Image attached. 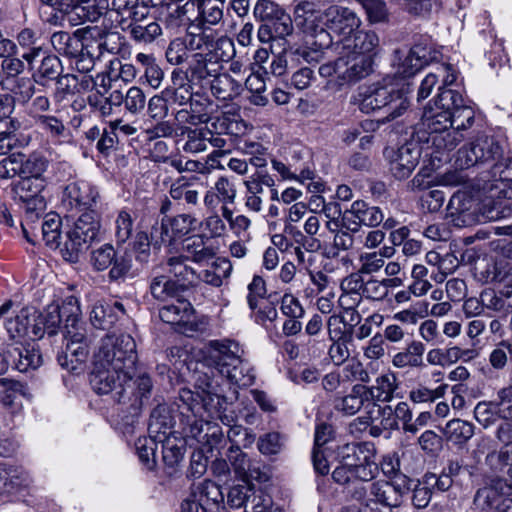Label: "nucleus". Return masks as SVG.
Segmentation results:
<instances>
[{"label":"nucleus","mask_w":512,"mask_h":512,"mask_svg":"<svg viewBox=\"0 0 512 512\" xmlns=\"http://www.w3.org/2000/svg\"><path fill=\"white\" fill-rule=\"evenodd\" d=\"M136 343L129 334L106 335L94 354L90 374L92 389L99 395L110 394L118 403L132 401L140 407L150 397V375L136 368Z\"/></svg>","instance_id":"nucleus-1"},{"label":"nucleus","mask_w":512,"mask_h":512,"mask_svg":"<svg viewBox=\"0 0 512 512\" xmlns=\"http://www.w3.org/2000/svg\"><path fill=\"white\" fill-rule=\"evenodd\" d=\"M14 303L7 300L0 306V339L5 342H23L25 339H39L44 333L52 336L58 332L65 317L64 334L79 325L80 307L75 297H69L61 305L48 306L41 316L29 308H22L15 316L10 312Z\"/></svg>","instance_id":"nucleus-2"},{"label":"nucleus","mask_w":512,"mask_h":512,"mask_svg":"<svg viewBox=\"0 0 512 512\" xmlns=\"http://www.w3.org/2000/svg\"><path fill=\"white\" fill-rule=\"evenodd\" d=\"M340 464L332 472L333 480L345 486L361 484V481H372L379 472L376 462V448L371 442H351L338 449Z\"/></svg>","instance_id":"nucleus-3"},{"label":"nucleus","mask_w":512,"mask_h":512,"mask_svg":"<svg viewBox=\"0 0 512 512\" xmlns=\"http://www.w3.org/2000/svg\"><path fill=\"white\" fill-rule=\"evenodd\" d=\"M406 491V487L400 484L378 480L361 481V484L352 485L346 493L361 504V512H386L400 506Z\"/></svg>","instance_id":"nucleus-4"},{"label":"nucleus","mask_w":512,"mask_h":512,"mask_svg":"<svg viewBox=\"0 0 512 512\" xmlns=\"http://www.w3.org/2000/svg\"><path fill=\"white\" fill-rule=\"evenodd\" d=\"M194 392L188 388L179 391V400L189 406L193 411L205 410L211 417H216L225 425L231 426L234 422L233 415L225 413L227 401L218 391V383L206 373H199L196 379Z\"/></svg>","instance_id":"nucleus-5"},{"label":"nucleus","mask_w":512,"mask_h":512,"mask_svg":"<svg viewBox=\"0 0 512 512\" xmlns=\"http://www.w3.org/2000/svg\"><path fill=\"white\" fill-rule=\"evenodd\" d=\"M412 91L410 82L386 83L370 87L360 102V109L365 113L387 108V121L400 117L409 107L408 94Z\"/></svg>","instance_id":"nucleus-6"},{"label":"nucleus","mask_w":512,"mask_h":512,"mask_svg":"<svg viewBox=\"0 0 512 512\" xmlns=\"http://www.w3.org/2000/svg\"><path fill=\"white\" fill-rule=\"evenodd\" d=\"M451 112L439 110L431 105L424 109L421 129L427 134V142L438 151H450L464 139V134L454 130Z\"/></svg>","instance_id":"nucleus-7"},{"label":"nucleus","mask_w":512,"mask_h":512,"mask_svg":"<svg viewBox=\"0 0 512 512\" xmlns=\"http://www.w3.org/2000/svg\"><path fill=\"white\" fill-rule=\"evenodd\" d=\"M100 232V219L95 211L83 212L67 231L66 240L60 248L66 261L76 263Z\"/></svg>","instance_id":"nucleus-8"},{"label":"nucleus","mask_w":512,"mask_h":512,"mask_svg":"<svg viewBox=\"0 0 512 512\" xmlns=\"http://www.w3.org/2000/svg\"><path fill=\"white\" fill-rule=\"evenodd\" d=\"M505 153L504 141L480 134L457 151L455 163L460 169H467L477 164L496 163L504 159Z\"/></svg>","instance_id":"nucleus-9"},{"label":"nucleus","mask_w":512,"mask_h":512,"mask_svg":"<svg viewBox=\"0 0 512 512\" xmlns=\"http://www.w3.org/2000/svg\"><path fill=\"white\" fill-rule=\"evenodd\" d=\"M214 355L212 356L218 372L238 385H249L253 381V376L249 374L248 369L244 373L245 365L240 355V348L237 343L232 341L218 342L212 344Z\"/></svg>","instance_id":"nucleus-10"},{"label":"nucleus","mask_w":512,"mask_h":512,"mask_svg":"<svg viewBox=\"0 0 512 512\" xmlns=\"http://www.w3.org/2000/svg\"><path fill=\"white\" fill-rule=\"evenodd\" d=\"M45 185V179L27 177H20V180L13 185L14 197L26 205L21 227L27 241L33 240L28 236V228L34 230V227L30 226V222H33V218L37 216V211H41L45 206L44 198L40 196Z\"/></svg>","instance_id":"nucleus-11"},{"label":"nucleus","mask_w":512,"mask_h":512,"mask_svg":"<svg viewBox=\"0 0 512 512\" xmlns=\"http://www.w3.org/2000/svg\"><path fill=\"white\" fill-rule=\"evenodd\" d=\"M320 20L323 26L319 29L317 27L313 29L315 36H328L325 30L327 28L330 32L339 36L340 39L352 35L362 23L360 17L352 9L338 5L328 7L320 14Z\"/></svg>","instance_id":"nucleus-12"},{"label":"nucleus","mask_w":512,"mask_h":512,"mask_svg":"<svg viewBox=\"0 0 512 512\" xmlns=\"http://www.w3.org/2000/svg\"><path fill=\"white\" fill-rule=\"evenodd\" d=\"M223 0H189L175 10L182 21H195L198 28L217 25L223 19Z\"/></svg>","instance_id":"nucleus-13"},{"label":"nucleus","mask_w":512,"mask_h":512,"mask_svg":"<svg viewBox=\"0 0 512 512\" xmlns=\"http://www.w3.org/2000/svg\"><path fill=\"white\" fill-rule=\"evenodd\" d=\"M178 407L182 409V414H185V410L187 413L186 417V425L183 428V433L186 437L193 438L198 442L206 441L207 444L211 447V452L213 448H218L221 446L224 441V436L221 429L216 425H211L208 421L203 419V412L205 410L193 411L189 409L187 404H184L182 401L178 399Z\"/></svg>","instance_id":"nucleus-14"},{"label":"nucleus","mask_w":512,"mask_h":512,"mask_svg":"<svg viewBox=\"0 0 512 512\" xmlns=\"http://www.w3.org/2000/svg\"><path fill=\"white\" fill-rule=\"evenodd\" d=\"M176 299V303L159 310L160 319L168 324L183 326L185 333L205 331L208 325L207 318L195 319L192 304L181 297Z\"/></svg>","instance_id":"nucleus-15"},{"label":"nucleus","mask_w":512,"mask_h":512,"mask_svg":"<svg viewBox=\"0 0 512 512\" xmlns=\"http://www.w3.org/2000/svg\"><path fill=\"white\" fill-rule=\"evenodd\" d=\"M99 199L98 189L90 182L77 180L69 183L62 197L63 205L69 210L95 211L93 207Z\"/></svg>","instance_id":"nucleus-16"},{"label":"nucleus","mask_w":512,"mask_h":512,"mask_svg":"<svg viewBox=\"0 0 512 512\" xmlns=\"http://www.w3.org/2000/svg\"><path fill=\"white\" fill-rule=\"evenodd\" d=\"M338 50V80L341 85L357 82L371 73L373 60L369 56Z\"/></svg>","instance_id":"nucleus-17"},{"label":"nucleus","mask_w":512,"mask_h":512,"mask_svg":"<svg viewBox=\"0 0 512 512\" xmlns=\"http://www.w3.org/2000/svg\"><path fill=\"white\" fill-rule=\"evenodd\" d=\"M337 49L345 53L369 56L371 60L380 52V39L372 30H359V28L346 38H341L336 43Z\"/></svg>","instance_id":"nucleus-18"},{"label":"nucleus","mask_w":512,"mask_h":512,"mask_svg":"<svg viewBox=\"0 0 512 512\" xmlns=\"http://www.w3.org/2000/svg\"><path fill=\"white\" fill-rule=\"evenodd\" d=\"M512 485L498 479L490 487L479 489L475 495V502L482 503L483 507L494 508L496 512H512Z\"/></svg>","instance_id":"nucleus-19"},{"label":"nucleus","mask_w":512,"mask_h":512,"mask_svg":"<svg viewBox=\"0 0 512 512\" xmlns=\"http://www.w3.org/2000/svg\"><path fill=\"white\" fill-rule=\"evenodd\" d=\"M428 63V51L421 45H414L407 53L396 50L393 66L395 73L401 77L395 83L408 82L406 78L415 75Z\"/></svg>","instance_id":"nucleus-20"},{"label":"nucleus","mask_w":512,"mask_h":512,"mask_svg":"<svg viewBox=\"0 0 512 512\" xmlns=\"http://www.w3.org/2000/svg\"><path fill=\"white\" fill-rule=\"evenodd\" d=\"M104 51H109L106 39L84 36L81 48L75 55L69 56L72 59L71 65L80 73H88L93 70L96 60L100 59Z\"/></svg>","instance_id":"nucleus-21"},{"label":"nucleus","mask_w":512,"mask_h":512,"mask_svg":"<svg viewBox=\"0 0 512 512\" xmlns=\"http://www.w3.org/2000/svg\"><path fill=\"white\" fill-rule=\"evenodd\" d=\"M29 339L16 343L14 341L5 342L0 339V344L6 346V353L11 361L10 367L19 372H28L41 366L43 360L39 350L34 347H26Z\"/></svg>","instance_id":"nucleus-22"},{"label":"nucleus","mask_w":512,"mask_h":512,"mask_svg":"<svg viewBox=\"0 0 512 512\" xmlns=\"http://www.w3.org/2000/svg\"><path fill=\"white\" fill-rule=\"evenodd\" d=\"M210 98L202 93L196 92L185 108L178 110L175 120L179 124L199 125L211 121L210 112L212 108Z\"/></svg>","instance_id":"nucleus-23"},{"label":"nucleus","mask_w":512,"mask_h":512,"mask_svg":"<svg viewBox=\"0 0 512 512\" xmlns=\"http://www.w3.org/2000/svg\"><path fill=\"white\" fill-rule=\"evenodd\" d=\"M219 69L220 65L217 61L212 60L211 54L198 52L191 54V59L188 61V67L184 75L193 84L204 87L208 85L210 79L216 76Z\"/></svg>","instance_id":"nucleus-24"},{"label":"nucleus","mask_w":512,"mask_h":512,"mask_svg":"<svg viewBox=\"0 0 512 512\" xmlns=\"http://www.w3.org/2000/svg\"><path fill=\"white\" fill-rule=\"evenodd\" d=\"M64 337L66 340L65 350L57 355L59 365H68L69 356H74V362L84 364L89 355V341L81 323L76 328L68 330V334H64Z\"/></svg>","instance_id":"nucleus-25"},{"label":"nucleus","mask_w":512,"mask_h":512,"mask_svg":"<svg viewBox=\"0 0 512 512\" xmlns=\"http://www.w3.org/2000/svg\"><path fill=\"white\" fill-rule=\"evenodd\" d=\"M62 10L67 12V21L73 26L95 22L103 14L95 0L93 3L90 0H64Z\"/></svg>","instance_id":"nucleus-26"},{"label":"nucleus","mask_w":512,"mask_h":512,"mask_svg":"<svg viewBox=\"0 0 512 512\" xmlns=\"http://www.w3.org/2000/svg\"><path fill=\"white\" fill-rule=\"evenodd\" d=\"M215 256L214 249L209 245V238L205 235H192L181 243V255L183 259L197 264L206 263Z\"/></svg>","instance_id":"nucleus-27"},{"label":"nucleus","mask_w":512,"mask_h":512,"mask_svg":"<svg viewBox=\"0 0 512 512\" xmlns=\"http://www.w3.org/2000/svg\"><path fill=\"white\" fill-rule=\"evenodd\" d=\"M169 195L179 210L192 213L200 206L199 192L185 177L175 180L169 189Z\"/></svg>","instance_id":"nucleus-28"},{"label":"nucleus","mask_w":512,"mask_h":512,"mask_svg":"<svg viewBox=\"0 0 512 512\" xmlns=\"http://www.w3.org/2000/svg\"><path fill=\"white\" fill-rule=\"evenodd\" d=\"M420 149L415 145H403L390 161V171L397 179L410 176L420 159Z\"/></svg>","instance_id":"nucleus-29"},{"label":"nucleus","mask_w":512,"mask_h":512,"mask_svg":"<svg viewBox=\"0 0 512 512\" xmlns=\"http://www.w3.org/2000/svg\"><path fill=\"white\" fill-rule=\"evenodd\" d=\"M172 85L162 91L166 101L179 106H187L188 102L195 95L193 83L184 75V71L178 69L171 74Z\"/></svg>","instance_id":"nucleus-30"},{"label":"nucleus","mask_w":512,"mask_h":512,"mask_svg":"<svg viewBox=\"0 0 512 512\" xmlns=\"http://www.w3.org/2000/svg\"><path fill=\"white\" fill-rule=\"evenodd\" d=\"M397 389V377L394 373L381 374L375 379L374 384L365 385V392L369 402L374 406L379 402L386 403L392 401Z\"/></svg>","instance_id":"nucleus-31"},{"label":"nucleus","mask_w":512,"mask_h":512,"mask_svg":"<svg viewBox=\"0 0 512 512\" xmlns=\"http://www.w3.org/2000/svg\"><path fill=\"white\" fill-rule=\"evenodd\" d=\"M334 408L347 416L357 414L363 407L369 405V399L365 392V385L354 384L348 394L335 397Z\"/></svg>","instance_id":"nucleus-32"},{"label":"nucleus","mask_w":512,"mask_h":512,"mask_svg":"<svg viewBox=\"0 0 512 512\" xmlns=\"http://www.w3.org/2000/svg\"><path fill=\"white\" fill-rule=\"evenodd\" d=\"M226 456L230 463V469L234 471L238 478L244 482H248L250 479H258L259 469L252 465L247 454L238 445L232 444Z\"/></svg>","instance_id":"nucleus-33"},{"label":"nucleus","mask_w":512,"mask_h":512,"mask_svg":"<svg viewBox=\"0 0 512 512\" xmlns=\"http://www.w3.org/2000/svg\"><path fill=\"white\" fill-rule=\"evenodd\" d=\"M211 93L214 97L222 101L233 100L242 92V84L234 79L228 73H219V70L210 82Z\"/></svg>","instance_id":"nucleus-34"},{"label":"nucleus","mask_w":512,"mask_h":512,"mask_svg":"<svg viewBox=\"0 0 512 512\" xmlns=\"http://www.w3.org/2000/svg\"><path fill=\"white\" fill-rule=\"evenodd\" d=\"M186 261L179 256H173L167 260L168 271L174 277L173 280L179 282L183 292L199 284L198 273L188 266Z\"/></svg>","instance_id":"nucleus-35"},{"label":"nucleus","mask_w":512,"mask_h":512,"mask_svg":"<svg viewBox=\"0 0 512 512\" xmlns=\"http://www.w3.org/2000/svg\"><path fill=\"white\" fill-rule=\"evenodd\" d=\"M425 346L420 341H412L405 349L397 352L392 358V365L399 369L425 367L424 364Z\"/></svg>","instance_id":"nucleus-36"},{"label":"nucleus","mask_w":512,"mask_h":512,"mask_svg":"<svg viewBox=\"0 0 512 512\" xmlns=\"http://www.w3.org/2000/svg\"><path fill=\"white\" fill-rule=\"evenodd\" d=\"M173 427V418L169 409L165 405L155 407L150 415L148 431L150 435L162 441L171 438V429Z\"/></svg>","instance_id":"nucleus-37"},{"label":"nucleus","mask_w":512,"mask_h":512,"mask_svg":"<svg viewBox=\"0 0 512 512\" xmlns=\"http://www.w3.org/2000/svg\"><path fill=\"white\" fill-rule=\"evenodd\" d=\"M150 293L158 301H166L170 298H179L184 293L179 282H175L170 276H154L150 282Z\"/></svg>","instance_id":"nucleus-38"},{"label":"nucleus","mask_w":512,"mask_h":512,"mask_svg":"<svg viewBox=\"0 0 512 512\" xmlns=\"http://www.w3.org/2000/svg\"><path fill=\"white\" fill-rule=\"evenodd\" d=\"M63 71L60 59L55 55L44 56L39 66L32 73V78L36 84L47 86L50 82L59 78Z\"/></svg>","instance_id":"nucleus-39"},{"label":"nucleus","mask_w":512,"mask_h":512,"mask_svg":"<svg viewBox=\"0 0 512 512\" xmlns=\"http://www.w3.org/2000/svg\"><path fill=\"white\" fill-rule=\"evenodd\" d=\"M232 264L227 258H217L210 268L198 273L199 283L204 282L213 287H220L223 279L229 278Z\"/></svg>","instance_id":"nucleus-40"},{"label":"nucleus","mask_w":512,"mask_h":512,"mask_svg":"<svg viewBox=\"0 0 512 512\" xmlns=\"http://www.w3.org/2000/svg\"><path fill=\"white\" fill-rule=\"evenodd\" d=\"M193 494L207 512L216 508L224 500L220 486L209 480L197 485L193 490Z\"/></svg>","instance_id":"nucleus-41"},{"label":"nucleus","mask_w":512,"mask_h":512,"mask_svg":"<svg viewBox=\"0 0 512 512\" xmlns=\"http://www.w3.org/2000/svg\"><path fill=\"white\" fill-rule=\"evenodd\" d=\"M350 213L358 219L357 223L368 227H376L384 220V214L379 207L369 206L361 200L352 203Z\"/></svg>","instance_id":"nucleus-42"},{"label":"nucleus","mask_w":512,"mask_h":512,"mask_svg":"<svg viewBox=\"0 0 512 512\" xmlns=\"http://www.w3.org/2000/svg\"><path fill=\"white\" fill-rule=\"evenodd\" d=\"M211 129L218 135L239 136L245 132L246 124L236 115L223 113L212 119Z\"/></svg>","instance_id":"nucleus-43"},{"label":"nucleus","mask_w":512,"mask_h":512,"mask_svg":"<svg viewBox=\"0 0 512 512\" xmlns=\"http://www.w3.org/2000/svg\"><path fill=\"white\" fill-rule=\"evenodd\" d=\"M20 396L30 397V393L25 384L12 379H0V402L5 407L12 408L17 406Z\"/></svg>","instance_id":"nucleus-44"},{"label":"nucleus","mask_w":512,"mask_h":512,"mask_svg":"<svg viewBox=\"0 0 512 512\" xmlns=\"http://www.w3.org/2000/svg\"><path fill=\"white\" fill-rule=\"evenodd\" d=\"M48 164V159L40 153L35 152L27 157L20 154L21 177L45 179Z\"/></svg>","instance_id":"nucleus-45"},{"label":"nucleus","mask_w":512,"mask_h":512,"mask_svg":"<svg viewBox=\"0 0 512 512\" xmlns=\"http://www.w3.org/2000/svg\"><path fill=\"white\" fill-rule=\"evenodd\" d=\"M199 32L189 31L182 37L187 44L191 54L202 52L211 54L214 47V33L207 31L205 28H198Z\"/></svg>","instance_id":"nucleus-46"},{"label":"nucleus","mask_w":512,"mask_h":512,"mask_svg":"<svg viewBox=\"0 0 512 512\" xmlns=\"http://www.w3.org/2000/svg\"><path fill=\"white\" fill-rule=\"evenodd\" d=\"M482 304L506 317L512 313V292L496 293L494 290H486L482 292Z\"/></svg>","instance_id":"nucleus-47"},{"label":"nucleus","mask_w":512,"mask_h":512,"mask_svg":"<svg viewBox=\"0 0 512 512\" xmlns=\"http://www.w3.org/2000/svg\"><path fill=\"white\" fill-rule=\"evenodd\" d=\"M61 218L57 214H48L41 223V237L50 248L60 247Z\"/></svg>","instance_id":"nucleus-48"},{"label":"nucleus","mask_w":512,"mask_h":512,"mask_svg":"<svg viewBox=\"0 0 512 512\" xmlns=\"http://www.w3.org/2000/svg\"><path fill=\"white\" fill-rule=\"evenodd\" d=\"M157 442H159L158 439L152 435L140 437L135 442V449L139 460L148 470H153L156 467Z\"/></svg>","instance_id":"nucleus-49"},{"label":"nucleus","mask_w":512,"mask_h":512,"mask_svg":"<svg viewBox=\"0 0 512 512\" xmlns=\"http://www.w3.org/2000/svg\"><path fill=\"white\" fill-rule=\"evenodd\" d=\"M51 44L59 54L69 57L70 55H75L81 48L82 39L68 32L58 31L52 34Z\"/></svg>","instance_id":"nucleus-50"},{"label":"nucleus","mask_w":512,"mask_h":512,"mask_svg":"<svg viewBox=\"0 0 512 512\" xmlns=\"http://www.w3.org/2000/svg\"><path fill=\"white\" fill-rule=\"evenodd\" d=\"M445 434L450 441L464 444L474 435V426L468 421L453 419L446 424Z\"/></svg>","instance_id":"nucleus-51"},{"label":"nucleus","mask_w":512,"mask_h":512,"mask_svg":"<svg viewBox=\"0 0 512 512\" xmlns=\"http://www.w3.org/2000/svg\"><path fill=\"white\" fill-rule=\"evenodd\" d=\"M463 103L464 99L459 91L452 88L439 87L438 94L432 107L439 110L454 112Z\"/></svg>","instance_id":"nucleus-52"},{"label":"nucleus","mask_w":512,"mask_h":512,"mask_svg":"<svg viewBox=\"0 0 512 512\" xmlns=\"http://www.w3.org/2000/svg\"><path fill=\"white\" fill-rule=\"evenodd\" d=\"M20 122L9 116L0 117V154H6L16 142V131Z\"/></svg>","instance_id":"nucleus-53"},{"label":"nucleus","mask_w":512,"mask_h":512,"mask_svg":"<svg viewBox=\"0 0 512 512\" xmlns=\"http://www.w3.org/2000/svg\"><path fill=\"white\" fill-rule=\"evenodd\" d=\"M90 320L95 328L109 330L116 323L117 315L110 304H96L90 313Z\"/></svg>","instance_id":"nucleus-54"},{"label":"nucleus","mask_w":512,"mask_h":512,"mask_svg":"<svg viewBox=\"0 0 512 512\" xmlns=\"http://www.w3.org/2000/svg\"><path fill=\"white\" fill-rule=\"evenodd\" d=\"M187 136V140L183 145V151L186 153H200L204 152L208 147L209 129H190L186 128L183 131Z\"/></svg>","instance_id":"nucleus-55"},{"label":"nucleus","mask_w":512,"mask_h":512,"mask_svg":"<svg viewBox=\"0 0 512 512\" xmlns=\"http://www.w3.org/2000/svg\"><path fill=\"white\" fill-rule=\"evenodd\" d=\"M129 32L135 41L151 43L162 34V29L152 16L147 22H142L130 28Z\"/></svg>","instance_id":"nucleus-56"},{"label":"nucleus","mask_w":512,"mask_h":512,"mask_svg":"<svg viewBox=\"0 0 512 512\" xmlns=\"http://www.w3.org/2000/svg\"><path fill=\"white\" fill-rule=\"evenodd\" d=\"M327 227L334 233L332 248L324 254L327 258H336L340 251H347L353 247L354 235L346 230L332 228L330 222L327 223Z\"/></svg>","instance_id":"nucleus-57"},{"label":"nucleus","mask_w":512,"mask_h":512,"mask_svg":"<svg viewBox=\"0 0 512 512\" xmlns=\"http://www.w3.org/2000/svg\"><path fill=\"white\" fill-rule=\"evenodd\" d=\"M339 373L344 383L357 382L356 384L366 385L371 381L368 370L359 361L345 365Z\"/></svg>","instance_id":"nucleus-58"},{"label":"nucleus","mask_w":512,"mask_h":512,"mask_svg":"<svg viewBox=\"0 0 512 512\" xmlns=\"http://www.w3.org/2000/svg\"><path fill=\"white\" fill-rule=\"evenodd\" d=\"M167 61L172 65H181L191 59V53L182 37L172 40L165 52Z\"/></svg>","instance_id":"nucleus-59"},{"label":"nucleus","mask_w":512,"mask_h":512,"mask_svg":"<svg viewBox=\"0 0 512 512\" xmlns=\"http://www.w3.org/2000/svg\"><path fill=\"white\" fill-rule=\"evenodd\" d=\"M134 219L127 210H121L115 219V238L117 244L126 243L133 232Z\"/></svg>","instance_id":"nucleus-60"},{"label":"nucleus","mask_w":512,"mask_h":512,"mask_svg":"<svg viewBox=\"0 0 512 512\" xmlns=\"http://www.w3.org/2000/svg\"><path fill=\"white\" fill-rule=\"evenodd\" d=\"M35 124L52 138L61 139L67 135L66 126L63 121L56 116L45 115L39 117L38 120L35 121Z\"/></svg>","instance_id":"nucleus-61"},{"label":"nucleus","mask_w":512,"mask_h":512,"mask_svg":"<svg viewBox=\"0 0 512 512\" xmlns=\"http://www.w3.org/2000/svg\"><path fill=\"white\" fill-rule=\"evenodd\" d=\"M274 503L268 494L261 490H255L253 487V495L249 497L245 512H274Z\"/></svg>","instance_id":"nucleus-62"},{"label":"nucleus","mask_w":512,"mask_h":512,"mask_svg":"<svg viewBox=\"0 0 512 512\" xmlns=\"http://www.w3.org/2000/svg\"><path fill=\"white\" fill-rule=\"evenodd\" d=\"M274 503L268 494L261 490H255L253 487V495L249 497L245 512H274Z\"/></svg>","instance_id":"nucleus-63"},{"label":"nucleus","mask_w":512,"mask_h":512,"mask_svg":"<svg viewBox=\"0 0 512 512\" xmlns=\"http://www.w3.org/2000/svg\"><path fill=\"white\" fill-rule=\"evenodd\" d=\"M274 503L268 494L261 490H255L253 487V495L249 497L245 512H274Z\"/></svg>","instance_id":"nucleus-64"}]
</instances>
